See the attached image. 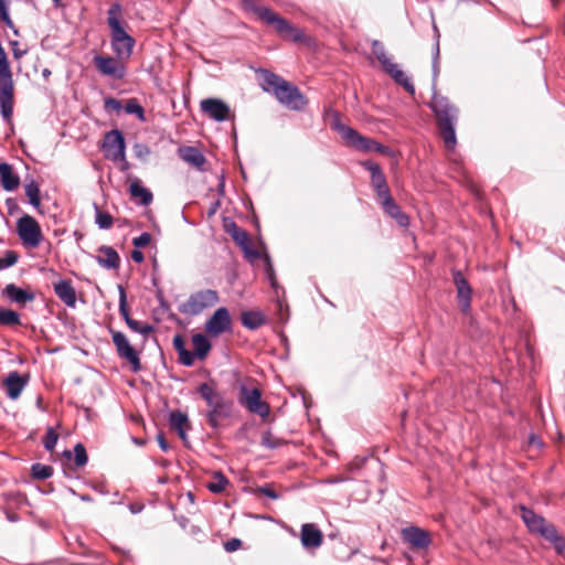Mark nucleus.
<instances>
[{
  "label": "nucleus",
  "instance_id": "obj_1",
  "mask_svg": "<svg viewBox=\"0 0 565 565\" xmlns=\"http://www.w3.org/2000/svg\"><path fill=\"white\" fill-rule=\"evenodd\" d=\"M430 107L438 120L440 136L446 148L454 150L457 143L455 125L458 118V109L450 104L448 98L439 95H434Z\"/></svg>",
  "mask_w": 565,
  "mask_h": 565
},
{
  "label": "nucleus",
  "instance_id": "obj_2",
  "mask_svg": "<svg viewBox=\"0 0 565 565\" xmlns=\"http://www.w3.org/2000/svg\"><path fill=\"white\" fill-rule=\"evenodd\" d=\"M121 7L114 3L108 10L107 22L110 29L111 49L118 60H127L131 56L135 46V40L122 28L119 15Z\"/></svg>",
  "mask_w": 565,
  "mask_h": 565
},
{
  "label": "nucleus",
  "instance_id": "obj_3",
  "mask_svg": "<svg viewBox=\"0 0 565 565\" xmlns=\"http://www.w3.org/2000/svg\"><path fill=\"white\" fill-rule=\"evenodd\" d=\"M199 393L202 398L206 402L209 412H207V423L216 428L220 425V422L224 418L230 417L232 411V403L226 401L218 392L214 391L213 387L203 383L199 386Z\"/></svg>",
  "mask_w": 565,
  "mask_h": 565
},
{
  "label": "nucleus",
  "instance_id": "obj_4",
  "mask_svg": "<svg viewBox=\"0 0 565 565\" xmlns=\"http://www.w3.org/2000/svg\"><path fill=\"white\" fill-rule=\"evenodd\" d=\"M0 105L1 115L7 122H11L13 113V79L7 54L0 44Z\"/></svg>",
  "mask_w": 565,
  "mask_h": 565
},
{
  "label": "nucleus",
  "instance_id": "obj_5",
  "mask_svg": "<svg viewBox=\"0 0 565 565\" xmlns=\"http://www.w3.org/2000/svg\"><path fill=\"white\" fill-rule=\"evenodd\" d=\"M220 301L218 292L214 289H200L192 292L186 300L179 305L178 310L186 317H196L213 308Z\"/></svg>",
  "mask_w": 565,
  "mask_h": 565
},
{
  "label": "nucleus",
  "instance_id": "obj_6",
  "mask_svg": "<svg viewBox=\"0 0 565 565\" xmlns=\"http://www.w3.org/2000/svg\"><path fill=\"white\" fill-rule=\"evenodd\" d=\"M372 53L382 65L383 70L394 79V82L409 93L415 94V86L409 76H407L396 63L387 55L384 45L379 40H373L371 44Z\"/></svg>",
  "mask_w": 565,
  "mask_h": 565
},
{
  "label": "nucleus",
  "instance_id": "obj_7",
  "mask_svg": "<svg viewBox=\"0 0 565 565\" xmlns=\"http://www.w3.org/2000/svg\"><path fill=\"white\" fill-rule=\"evenodd\" d=\"M15 230L25 247L36 248L43 241V233L39 222L29 214H23L17 221Z\"/></svg>",
  "mask_w": 565,
  "mask_h": 565
},
{
  "label": "nucleus",
  "instance_id": "obj_8",
  "mask_svg": "<svg viewBox=\"0 0 565 565\" xmlns=\"http://www.w3.org/2000/svg\"><path fill=\"white\" fill-rule=\"evenodd\" d=\"M238 403L249 413L262 417L263 420L269 417V405L262 398V392L258 388H248L242 385L239 387Z\"/></svg>",
  "mask_w": 565,
  "mask_h": 565
},
{
  "label": "nucleus",
  "instance_id": "obj_9",
  "mask_svg": "<svg viewBox=\"0 0 565 565\" xmlns=\"http://www.w3.org/2000/svg\"><path fill=\"white\" fill-rule=\"evenodd\" d=\"M103 151L105 158L111 160L114 162H124L127 166L126 161V142L124 135L120 130L114 129L105 134L103 141Z\"/></svg>",
  "mask_w": 565,
  "mask_h": 565
},
{
  "label": "nucleus",
  "instance_id": "obj_10",
  "mask_svg": "<svg viewBox=\"0 0 565 565\" xmlns=\"http://www.w3.org/2000/svg\"><path fill=\"white\" fill-rule=\"evenodd\" d=\"M109 332L118 356L127 361L134 372L140 371L141 363L138 352L132 348L128 338L120 331L109 329Z\"/></svg>",
  "mask_w": 565,
  "mask_h": 565
},
{
  "label": "nucleus",
  "instance_id": "obj_11",
  "mask_svg": "<svg viewBox=\"0 0 565 565\" xmlns=\"http://www.w3.org/2000/svg\"><path fill=\"white\" fill-rule=\"evenodd\" d=\"M345 145L362 152H379L388 157L394 154L393 150L384 145H381L375 139L362 136L354 129L353 134L347 139Z\"/></svg>",
  "mask_w": 565,
  "mask_h": 565
},
{
  "label": "nucleus",
  "instance_id": "obj_12",
  "mask_svg": "<svg viewBox=\"0 0 565 565\" xmlns=\"http://www.w3.org/2000/svg\"><path fill=\"white\" fill-rule=\"evenodd\" d=\"M204 329L206 334L212 338L230 332L232 330V318L228 309L225 307L217 308L206 320Z\"/></svg>",
  "mask_w": 565,
  "mask_h": 565
},
{
  "label": "nucleus",
  "instance_id": "obj_13",
  "mask_svg": "<svg viewBox=\"0 0 565 565\" xmlns=\"http://www.w3.org/2000/svg\"><path fill=\"white\" fill-rule=\"evenodd\" d=\"M361 166L369 170L371 173V184L377 195L379 201H382L391 195L386 178L379 163L366 160L362 161Z\"/></svg>",
  "mask_w": 565,
  "mask_h": 565
},
{
  "label": "nucleus",
  "instance_id": "obj_14",
  "mask_svg": "<svg viewBox=\"0 0 565 565\" xmlns=\"http://www.w3.org/2000/svg\"><path fill=\"white\" fill-rule=\"evenodd\" d=\"M93 62L97 71L105 76H110L117 79H121L125 76V66L118 58L95 55Z\"/></svg>",
  "mask_w": 565,
  "mask_h": 565
},
{
  "label": "nucleus",
  "instance_id": "obj_15",
  "mask_svg": "<svg viewBox=\"0 0 565 565\" xmlns=\"http://www.w3.org/2000/svg\"><path fill=\"white\" fill-rule=\"evenodd\" d=\"M30 381L29 374H20L18 371L10 372L2 381L7 396L10 399H18Z\"/></svg>",
  "mask_w": 565,
  "mask_h": 565
},
{
  "label": "nucleus",
  "instance_id": "obj_16",
  "mask_svg": "<svg viewBox=\"0 0 565 565\" xmlns=\"http://www.w3.org/2000/svg\"><path fill=\"white\" fill-rule=\"evenodd\" d=\"M402 539L408 543L412 548L424 550L427 548L431 543L429 532L418 527L409 526L401 531Z\"/></svg>",
  "mask_w": 565,
  "mask_h": 565
},
{
  "label": "nucleus",
  "instance_id": "obj_17",
  "mask_svg": "<svg viewBox=\"0 0 565 565\" xmlns=\"http://www.w3.org/2000/svg\"><path fill=\"white\" fill-rule=\"evenodd\" d=\"M202 111L216 121H225L230 118L231 109L221 99L206 98L201 102Z\"/></svg>",
  "mask_w": 565,
  "mask_h": 565
},
{
  "label": "nucleus",
  "instance_id": "obj_18",
  "mask_svg": "<svg viewBox=\"0 0 565 565\" xmlns=\"http://www.w3.org/2000/svg\"><path fill=\"white\" fill-rule=\"evenodd\" d=\"M452 280L457 289V297L461 310L467 313L471 306V287L460 270L452 271Z\"/></svg>",
  "mask_w": 565,
  "mask_h": 565
},
{
  "label": "nucleus",
  "instance_id": "obj_19",
  "mask_svg": "<svg viewBox=\"0 0 565 565\" xmlns=\"http://www.w3.org/2000/svg\"><path fill=\"white\" fill-rule=\"evenodd\" d=\"M308 98L290 82L285 81V107L295 111H302L308 106Z\"/></svg>",
  "mask_w": 565,
  "mask_h": 565
},
{
  "label": "nucleus",
  "instance_id": "obj_20",
  "mask_svg": "<svg viewBox=\"0 0 565 565\" xmlns=\"http://www.w3.org/2000/svg\"><path fill=\"white\" fill-rule=\"evenodd\" d=\"M178 156L198 171H206V158L199 148L182 146L178 149Z\"/></svg>",
  "mask_w": 565,
  "mask_h": 565
},
{
  "label": "nucleus",
  "instance_id": "obj_21",
  "mask_svg": "<svg viewBox=\"0 0 565 565\" xmlns=\"http://www.w3.org/2000/svg\"><path fill=\"white\" fill-rule=\"evenodd\" d=\"M258 81L265 92L273 93L279 102H282V81L278 76L262 70Z\"/></svg>",
  "mask_w": 565,
  "mask_h": 565
},
{
  "label": "nucleus",
  "instance_id": "obj_22",
  "mask_svg": "<svg viewBox=\"0 0 565 565\" xmlns=\"http://www.w3.org/2000/svg\"><path fill=\"white\" fill-rule=\"evenodd\" d=\"M2 295L19 306H24L35 299V294L31 289H22L14 284H8L2 290Z\"/></svg>",
  "mask_w": 565,
  "mask_h": 565
},
{
  "label": "nucleus",
  "instance_id": "obj_23",
  "mask_svg": "<svg viewBox=\"0 0 565 565\" xmlns=\"http://www.w3.org/2000/svg\"><path fill=\"white\" fill-rule=\"evenodd\" d=\"M323 543L322 532L312 523H306L301 527V544L305 548H318Z\"/></svg>",
  "mask_w": 565,
  "mask_h": 565
},
{
  "label": "nucleus",
  "instance_id": "obj_24",
  "mask_svg": "<svg viewBox=\"0 0 565 565\" xmlns=\"http://www.w3.org/2000/svg\"><path fill=\"white\" fill-rule=\"evenodd\" d=\"M323 119L329 122L332 130L338 132L340 137L345 142L347 139L350 137L351 134H353L354 129L344 125L341 121V115L338 110H334L332 108H328L324 111Z\"/></svg>",
  "mask_w": 565,
  "mask_h": 565
},
{
  "label": "nucleus",
  "instance_id": "obj_25",
  "mask_svg": "<svg viewBox=\"0 0 565 565\" xmlns=\"http://www.w3.org/2000/svg\"><path fill=\"white\" fill-rule=\"evenodd\" d=\"M99 255L96 256V262L106 269H117L120 265V257L118 253L110 246H100Z\"/></svg>",
  "mask_w": 565,
  "mask_h": 565
},
{
  "label": "nucleus",
  "instance_id": "obj_26",
  "mask_svg": "<svg viewBox=\"0 0 565 565\" xmlns=\"http://www.w3.org/2000/svg\"><path fill=\"white\" fill-rule=\"evenodd\" d=\"M539 535L550 542L557 554H563L565 551V536L559 534L553 524L547 522Z\"/></svg>",
  "mask_w": 565,
  "mask_h": 565
},
{
  "label": "nucleus",
  "instance_id": "obj_27",
  "mask_svg": "<svg viewBox=\"0 0 565 565\" xmlns=\"http://www.w3.org/2000/svg\"><path fill=\"white\" fill-rule=\"evenodd\" d=\"M54 292L67 307H75L76 291L70 280H61L54 284Z\"/></svg>",
  "mask_w": 565,
  "mask_h": 565
},
{
  "label": "nucleus",
  "instance_id": "obj_28",
  "mask_svg": "<svg viewBox=\"0 0 565 565\" xmlns=\"http://www.w3.org/2000/svg\"><path fill=\"white\" fill-rule=\"evenodd\" d=\"M521 518L530 532L535 534H539L547 524V521L543 516L536 514L534 511L525 507H521Z\"/></svg>",
  "mask_w": 565,
  "mask_h": 565
},
{
  "label": "nucleus",
  "instance_id": "obj_29",
  "mask_svg": "<svg viewBox=\"0 0 565 565\" xmlns=\"http://www.w3.org/2000/svg\"><path fill=\"white\" fill-rule=\"evenodd\" d=\"M0 183L6 191H14L20 184L19 175L7 162L0 163Z\"/></svg>",
  "mask_w": 565,
  "mask_h": 565
},
{
  "label": "nucleus",
  "instance_id": "obj_30",
  "mask_svg": "<svg viewBox=\"0 0 565 565\" xmlns=\"http://www.w3.org/2000/svg\"><path fill=\"white\" fill-rule=\"evenodd\" d=\"M233 239L242 247L245 255L248 258H257L258 252L253 249L250 238L246 231L237 227L235 224H233V232H232Z\"/></svg>",
  "mask_w": 565,
  "mask_h": 565
},
{
  "label": "nucleus",
  "instance_id": "obj_31",
  "mask_svg": "<svg viewBox=\"0 0 565 565\" xmlns=\"http://www.w3.org/2000/svg\"><path fill=\"white\" fill-rule=\"evenodd\" d=\"M288 38L295 43L303 44L308 47L313 45V39L307 35L303 30L298 29L285 20V39Z\"/></svg>",
  "mask_w": 565,
  "mask_h": 565
},
{
  "label": "nucleus",
  "instance_id": "obj_32",
  "mask_svg": "<svg viewBox=\"0 0 565 565\" xmlns=\"http://www.w3.org/2000/svg\"><path fill=\"white\" fill-rule=\"evenodd\" d=\"M170 427L175 430L181 439H185L186 429L190 427L189 418L184 413H170Z\"/></svg>",
  "mask_w": 565,
  "mask_h": 565
},
{
  "label": "nucleus",
  "instance_id": "obj_33",
  "mask_svg": "<svg viewBox=\"0 0 565 565\" xmlns=\"http://www.w3.org/2000/svg\"><path fill=\"white\" fill-rule=\"evenodd\" d=\"M255 12L258 18L269 25H274L278 33L282 32V19L277 17L270 9L266 7L255 8Z\"/></svg>",
  "mask_w": 565,
  "mask_h": 565
},
{
  "label": "nucleus",
  "instance_id": "obj_34",
  "mask_svg": "<svg viewBox=\"0 0 565 565\" xmlns=\"http://www.w3.org/2000/svg\"><path fill=\"white\" fill-rule=\"evenodd\" d=\"M192 345L196 358L200 360L206 358L212 347L206 335L202 333H196L192 335Z\"/></svg>",
  "mask_w": 565,
  "mask_h": 565
},
{
  "label": "nucleus",
  "instance_id": "obj_35",
  "mask_svg": "<svg viewBox=\"0 0 565 565\" xmlns=\"http://www.w3.org/2000/svg\"><path fill=\"white\" fill-rule=\"evenodd\" d=\"M129 193L132 198L139 199L140 204L142 205H149L153 199L152 193L148 189L143 188L138 180L130 183Z\"/></svg>",
  "mask_w": 565,
  "mask_h": 565
},
{
  "label": "nucleus",
  "instance_id": "obj_36",
  "mask_svg": "<svg viewBox=\"0 0 565 565\" xmlns=\"http://www.w3.org/2000/svg\"><path fill=\"white\" fill-rule=\"evenodd\" d=\"M25 195L29 199V203L38 211L41 212V190L39 184L31 180L24 185Z\"/></svg>",
  "mask_w": 565,
  "mask_h": 565
},
{
  "label": "nucleus",
  "instance_id": "obj_37",
  "mask_svg": "<svg viewBox=\"0 0 565 565\" xmlns=\"http://www.w3.org/2000/svg\"><path fill=\"white\" fill-rule=\"evenodd\" d=\"M242 324L250 330L259 328L263 323V317L257 311H244L241 316Z\"/></svg>",
  "mask_w": 565,
  "mask_h": 565
},
{
  "label": "nucleus",
  "instance_id": "obj_38",
  "mask_svg": "<svg viewBox=\"0 0 565 565\" xmlns=\"http://www.w3.org/2000/svg\"><path fill=\"white\" fill-rule=\"evenodd\" d=\"M87 461H63V472L67 478H79Z\"/></svg>",
  "mask_w": 565,
  "mask_h": 565
},
{
  "label": "nucleus",
  "instance_id": "obj_39",
  "mask_svg": "<svg viewBox=\"0 0 565 565\" xmlns=\"http://www.w3.org/2000/svg\"><path fill=\"white\" fill-rule=\"evenodd\" d=\"M228 480L221 472H215L211 481L206 483V488L213 493H222L225 491Z\"/></svg>",
  "mask_w": 565,
  "mask_h": 565
},
{
  "label": "nucleus",
  "instance_id": "obj_40",
  "mask_svg": "<svg viewBox=\"0 0 565 565\" xmlns=\"http://www.w3.org/2000/svg\"><path fill=\"white\" fill-rule=\"evenodd\" d=\"M0 324L12 327L21 324L20 315L14 310L0 308Z\"/></svg>",
  "mask_w": 565,
  "mask_h": 565
},
{
  "label": "nucleus",
  "instance_id": "obj_41",
  "mask_svg": "<svg viewBox=\"0 0 565 565\" xmlns=\"http://www.w3.org/2000/svg\"><path fill=\"white\" fill-rule=\"evenodd\" d=\"M125 111L130 115H136L137 118L142 122L147 120L145 116V109L136 98H129L126 102Z\"/></svg>",
  "mask_w": 565,
  "mask_h": 565
},
{
  "label": "nucleus",
  "instance_id": "obj_42",
  "mask_svg": "<svg viewBox=\"0 0 565 565\" xmlns=\"http://www.w3.org/2000/svg\"><path fill=\"white\" fill-rule=\"evenodd\" d=\"M53 475V468L49 465L36 462L31 468V476L36 480H45Z\"/></svg>",
  "mask_w": 565,
  "mask_h": 565
},
{
  "label": "nucleus",
  "instance_id": "obj_43",
  "mask_svg": "<svg viewBox=\"0 0 565 565\" xmlns=\"http://www.w3.org/2000/svg\"><path fill=\"white\" fill-rule=\"evenodd\" d=\"M95 209V223L98 225L102 230H108L113 226V216L107 213L99 210L97 204H94Z\"/></svg>",
  "mask_w": 565,
  "mask_h": 565
},
{
  "label": "nucleus",
  "instance_id": "obj_44",
  "mask_svg": "<svg viewBox=\"0 0 565 565\" xmlns=\"http://www.w3.org/2000/svg\"><path fill=\"white\" fill-rule=\"evenodd\" d=\"M380 204L383 211L391 217H394V215L402 211L401 206L394 201L392 195L380 201Z\"/></svg>",
  "mask_w": 565,
  "mask_h": 565
},
{
  "label": "nucleus",
  "instance_id": "obj_45",
  "mask_svg": "<svg viewBox=\"0 0 565 565\" xmlns=\"http://www.w3.org/2000/svg\"><path fill=\"white\" fill-rule=\"evenodd\" d=\"M127 326L137 333L147 335L153 331V327L149 323H142L138 320L131 319L128 321Z\"/></svg>",
  "mask_w": 565,
  "mask_h": 565
},
{
  "label": "nucleus",
  "instance_id": "obj_46",
  "mask_svg": "<svg viewBox=\"0 0 565 565\" xmlns=\"http://www.w3.org/2000/svg\"><path fill=\"white\" fill-rule=\"evenodd\" d=\"M119 312L121 317L125 319L126 323H128V321L132 319L129 315V310L127 307L126 292L121 286H119Z\"/></svg>",
  "mask_w": 565,
  "mask_h": 565
},
{
  "label": "nucleus",
  "instance_id": "obj_47",
  "mask_svg": "<svg viewBox=\"0 0 565 565\" xmlns=\"http://www.w3.org/2000/svg\"><path fill=\"white\" fill-rule=\"evenodd\" d=\"M288 392L290 393L292 399L296 403L301 404L305 412H307L310 405V401L309 397L306 395L305 391L299 390L298 392H295L294 390L288 387Z\"/></svg>",
  "mask_w": 565,
  "mask_h": 565
},
{
  "label": "nucleus",
  "instance_id": "obj_48",
  "mask_svg": "<svg viewBox=\"0 0 565 565\" xmlns=\"http://www.w3.org/2000/svg\"><path fill=\"white\" fill-rule=\"evenodd\" d=\"M57 440L58 435L56 434V431L53 428H49L43 440L44 447L51 451L57 444Z\"/></svg>",
  "mask_w": 565,
  "mask_h": 565
},
{
  "label": "nucleus",
  "instance_id": "obj_49",
  "mask_svg": "<svg viewBox=\"0 0 565 565\" xmlns=\"http://www.w3.org/2000/svg\"><path fill=\"white\" fill-rule=\"evenodd\" d=\"M18 262V255L13 250H7L6 256L0 258V270L13 266Z\"/></svg>",
  "mask_w": 565,
  "mask_h": 565
},
{
  "label": "nucleus",
  "instance_id": "obj_50",
  "mask_svg": "<svg viewBox=\"0 0 565 565\" xmlns=\"http://www.w3.org/2000/svg\"><path fill=\"white\" fill-rule=\"evenodd\" d=\"M179 362L184 366H192L195 361V353L190 352L186 348L178 353Z\"/></svg>",
  "mask_w": 565,
  "mask_h": 565
},
{
  "label": "nucleus",
  "instance_id": "obj_51",
  "mask_svg": "<svg viewBox=\"0 0 565 565\" xmlns=\"http://www.w3.org/2000/svg\"><path fill=\"white\" fill-rule=\"evenodd\" d=\"M434 30L436 33V43L434 47V56H433V72L434 75L437 76L439 68H438V60H439V32L436 25H434Z\"/></svg>",
  "mask_w": 565,
  "mask_h": 565
},
{
  "label": "nucleus",
  "instance_id": "obj_52",
  "mask_svg": "<svg viewBox=\"0 0 565 565\" xmlns=\"http://www.w3.org/2000/svg\"><path fill=\"white\" fill-rule=\"evenodd\" d=\"M151 242V235L147 232L140 234L132 239V244L137 248L146 247Z\"/></svg>",
  "mask_w": 565,
  "mask_h": 565
},
{
  "label": "nucleus",
  "instance_id": "obj_53",
  "mask_svg": "<svg viewBox=\"0 0 565 565\" xmlns=\"http://www.w3.org/2000/svg\"><path fill=\"white\" fill-rule=\"evenodd\" d=\"M104 107L107 111H109V110L118 111L122 108L120 100L113 98V97H108L104 100Z\"/></svg>",
  "mask_w": 565,
  "mask_h": 565
},
{
  "label": "nucleus",
  "instance_id": "obj_54",
  "mask_svg": "<svg viewBox=\"0 0 565 565\" xmlns=\"http://www.w3.org/2000/svg\"><path fill=\"white\" fill-rule=\"evenodd\" d=\"M265 273H266V277L267 279L269 280L271 287L274 289H277L278 287V282L276 280V277H275V274H274V269H273V266L271 264L269 263L268 259H266V265H265Z\"/></svg>",
  "mask_w": 565,
  "mask_h": 565
},
{
  "label": "nucleus",
  "instance_id": "obj_55",
  "mask_svg": "<svg viewBox=\"0 0 565 565\" xmlns=\"http://www.w3.org/2000/svg\"><path fill=\"white\" fill-rule=\"evenodd\" d=\"M395 220V222L401 226V227H407L409 225V217L406 213H404L403 211L398 212L396 215H394L393 217Z\"/></svg>",
  "mask_w": 565,
  "mask_h": 565
},
{
  "label": "nucleus",
  "instance_id": "obj_56",
  "mask_svg": "<svg viewBox=\"0 0 565 565\" xmlns=\"http://www.w3.org/2000/svg\"><path fill=\"white\" fill-rule=\"evenodd\" d=\"M74 459H87L86 448L81 443L74 446Z\"/></svg>",
  "mask_w": 565,
  "mask_h": 565
},
{
  "label": "nucleus",
  "instance_id": "obj_57",
  "mask_svg": "<svg viewBox=\"0 0 565 565\" xmlns=\"http://www.w3.org/2000/svg\"><path fill=\"white\" fill-rule=\"evenodd\" d=\"M241 545H242V541L241 540L232 539V540L227 541L224 544V548L227 552H235V551H237L241 547Z\"/></svg>",
  "mask_w": 565,
  "mask_h": 565
},
{
  "label": "nucleus",
  "instance_id": "obj_58",
  "mask_svg": "<svg viewBox=\"0 0 565 565\" xmlns=\"http://www.w3.org/2000/svg\"><path fill=\"white\" fill-rule=\"evenodd\" d=\"M172 343H173V348L175 349V351L178 353L185 349V342L181 334L174 335Z\"/></svg>",
  "mask_w": 565,
  "mask_h": 565
},
{
  "label": "nucleus",
  "instance_id": "obj_59",
  "mask_svg": "<svg viewBox=\"0 0 565 565\" xmlns=\"http://www.w3.org/2000/svg\"><path fill=\"white\" fill-rule=\"evenodd\" d=\"M0 19L6 23V25L8 28L12 29L15 34L18 33V31L14 29V24L10 18L8 8L0 14Z\"/></svg>",
  "mask_w": 565,
  "mask_h": 565
},
{
  "label": "nucleus",
  "instance_id": "obj_60",
  "mask_svg": "<svg viewBox=\"0 0 565 565\" xmlns=\"http://www.w3.org/2000/svg\"><path fill=\"white\" fill-rule=\"evenodd\" d=\"M529 447H534V448L540 449L541 447H543V441H542V439L540 437H537L536 435L532 434L529 437Z\"/></svg>",
  "mask_w": 565,
  "mask_h": 565
},
{
  "label": "nucleus",
  "instance_id": "obj_61",
  "mask_svg": "<svg viewBox=\"0 0 565 565\" xmlns=\"http://www.w3.org/2000/svg\"><path fill=\"white\" fill-rule=\"evenodd\" d=\"M258 492L270 498V499H278V494L275 492V490L270 487H263L258 489Z\"/></svg>",
  "mask_w": 565,
  "mask_h": 565
},
{
  "label": "nucleus",
  "instance_id": "obj_62",
  "mask_svg": "<svg viewBox=\"0 0 565 565\" xmlns=\"http://www.w3.org/2000/svg\"><path fill=\"white\" fill-rule=\"evenodd\" d=\"M135 152L138 157H142L143 154L149 153V148L145 145H136L135 146Z\"/></svg>",
  "mask_w": 565,
  "mask_h": 565
},
{
  "label": "nucleus",
  "instance_id": "obj_63",
  "mask_svg": "<svg viewBox=\"0 0 565 565\" xmlns=\"http://www.w3.org/2000/svg\"><path fill=\"white\" fill-rule=\"evenodd\" d=\"M131 258L136 263H142L145 259L143 253L139 249H135L131 252Z\"/></svg>",
  "mask_w": 565,
  "mask_h": 565
},
{
  "label": "nucleus",
  "instance_id": "obj_64",
  "mask_svg": "<svg viewBox=\"0 0 565 565\" xmlns=\"http://www.w3.org/2000/svg\"><path fill=\"white\" fill-rule=\"evenodd\" d=\"M158 440H159L160 447H161L163 450H167L168 445H167V443H166L164 438H163L161 435H159V436H158Z\"/></svg>",
  "mask_w": 565,
  "mask_h": 565
}]
</instances>
